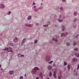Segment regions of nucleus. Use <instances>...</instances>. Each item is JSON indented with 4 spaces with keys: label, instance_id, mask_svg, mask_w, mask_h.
Returning a JSON list of instances; mask_svg holds the SVG:
<instances>
[{
    "label": "nucleus",
    "instance_id": "2",
    "mask_svg": "<svg viewBox=\"0 0 79 79\" xmlns=\"http://www.w3.org/2000/svg\"><path fill=\"white\" fill-rule=\"evenodd\" d=\"M5 7V6L3 4H1V5H0V8L3 9Z\"/></svg>",
    "mask_w": 79,
    "mask_h": 79
},
{
    "label": "nucleus",
    "instance_id": "14",
    "mask_svg": "<svg viewBox=\"0 0 79 79\" xmlns=\"http://www.w3.org/2000/svg\"><path fill=\"white\" fill-rule=\"evenodd\" d=\"M52 40L54 41L55 42H57V40L54 38L52 39Z\"/></svg>",
    "mask_w": 79,
    "mask_h": 79
},
{
    "label": "nucleus",
    "instance_id": "33",
    "mask_svg": "<svg viewBox=\"0 0 79 79\" xmlns=\"http://www.w3.org/2000/svg\"><path fill=\"white\" fill-rule=\"evenodd\" d=\"M58 21L60 23L62 22V20H59Z\"/></svg>",
    "mask_w": 79,
    "mask_h": 79
},
{
    "label": "nucleus",
    "instance_id": "47",
    "mask_svg": "<svg viewBox=\"0 0 79 79\" xmlns=\"http://www.w3.org/2000/svg\"><path fill=\"white\" fill-rule=\"evenodd\" d=\"M21 56V55H20V54H18V56Z\"/></svg>",
    "mask_w": 79,
    "mask_h": 79
},
{
    "label": "nucleus",
    "instance_id": "8",
    "mask_svg": "<svg viewBox=\"0 0 79 79\" xmlns=\"http://www.w3.org/2000/svg\"><path fill=\"white\" fill-rule=\"evenodd\" d=\"M18 38H15L13 40V41L16 43L18 41Z\"/></svg>",
    "mask_w": 79,
    "mask_h": 79
},
{
    "label": "nucleus",
    "instance_id": "49",
    "mask_svg": "<svg viewBox=\"0 0 79 79\" xmlns=\"http://www.w3.org/2000/svg\"><path fill=\"white\" fill-rule=\"evenodd\" d=\"M34 8H36V6H35L34 7Z\"/></svg>",
    "mask_w": 79,
    "mask_h": 79
},
{
    "label": "nucleus",
    "instance_id": "46",
    "mask_svg": "<svg viewBox=\"0 0 79 79\" xmlns=\"http://www.w3.org/2000/svg\"><path fill=\"white\" fill-rule=\"evenodd\" d=\"M62 1H63V2H64L65 1V0H62Z\"/></svg>",
    "mask_w": 79,
    "mask_h": 79
},
{
    "label": "nucleus",
    "instance_id": "48",
    "mask_svg": "<svg viewBox=\"0 0 79 79\" xmlns=\"http://www.w3.org/2000/svg\"><path fill=\"white\" fill-rule=\"evenodd\" d=\"M44 31H47V29H44Z\"/></svg>",
    "mask_w": 79,
    "mask_h": 79
},
{
    "label": "nucleus",
    "instance_id": "51",
    "mask_svg": "<svg viewBox=\"0 0 79 79\" xmlns=\"http://www.w3.org/2000/svg\"><path fill=\"white\" fill-rule=\"evenodd\" d=\"M75 38H77V36H75Z\"/></svg>",
    "mask_w": 79,
    "mask_h": 79
},
{
    "label": "nucleus",
    "instance_id": "22",
    "mask_svg": "<svg viewBox=\"0 0 79 79\" xmlns=\"http://www.w3.org/2000/svg\"><path fill=\"white\" fill-rule=\"evenodd\" d=\"M11 14V11H8V12H7V15H10V14Z\"/></svg>",
    "mask_w": 79,
    "mask_h": 79
},
{
    "label": "nucleus",
    "instance_id": "10",
    "mask_svg": "<svg viewBox=\"0 0 79 79\" xmlns=\"http://www.w3.org/2000/svg\"><path fill=\"white\" fill-rule=\"evenodd\" d=\"M62 28L63 31H64L65 30V27L64 26H62Z\"/></svg>",
    "mask_w": 79,
    "mask_h": 79
},
{
    "label": "nucleus",
    "instance_id": "40",
    "mask_svg": "<svg viewBox=\"0 0 79 79\" xmlns=\"http://www.w3.org/2000/svg\"><path fill=\"white\" fill-rule=\"evenodd\" d=\"M56 64H53V66L56 67Z\"/></svg>",
    "mask_w": 79,
    "mask_h": 79
},
{
    "label": "nucleus",
    "instance_id": "21",
    "mask_svg": "<svg viewBox=\"0 0 79 79\" xmlns=\"http://www.w3.org/2000/svg\"><path fill=\"white\" fill-rule=\"evenodd\" d=\"M67 68H68V69L70 70V64H69L68 65V66H67Z\"/></svg>",
    "mask_w": 79,
    "mask_h": 79
},
{
    "label": "nucleus",
    "instance_id": "18",
    "mask_svg": "<svg viewBox=\"0 0 79 79\" xmlns=\"http://www.w3.org/2000/svg\"><path fill=\"white\" fill-rule=\"evenodd\" d=\"M74 50L75 51H78V48H75L74 49Z\"/></svg>",
    "mask_w": 79,
    "mask_h": 79
},
{
    "label": "nucleus",
    "instance_id": "28",
    "mask_svg": "<svg viewBox=\"0 0 79 79\" xmlns=\"http://www.w3.org/2000/svg\"><path fill=\"white\" fill-rule=\"evenodd\" d=\"M23 76H20L19 77L20 79H23Z\"/></svg>",
    "mask_w": 79,
    "mask_h": 79
},
{
    "label": "nucleus",
    "instance_id": "39",
    "mask_svg": "<svg viewBox=\"0 0 79 79\" xmlns=\"http://www.w3.org/2000/svg\"><path fill=\"white\" fill-rule=\"evenodd\" d=\"M37 42V41L36 40H35V44H36Z\"/></svg>",
    "mask_w": 79,
    "mask_h": 79
},
{
    "label": "nucleus",
    "instance_id": "4",
    "mask_svg": "<svg viewBox=\"0 0 79 79\" xmlns=\"http://www.w3.org/2000/svg\"><path fill=\"white\" fill-rule=\"evenodd\" d=\"M50 56H47L46 57V60L47 62H48L50 60Z\"/></svg>",
    "mask_w": 79,
    "mask_h": 79
},
{
    "label": "nucleus",
    "instance_id": "32",
    "mask_svg": "<svg viewBox=\"0 0 79 79\" xmlns=\"http://www.w3.org/2000/svg\"><path fill=\"white\" fill-rule=\"evenodd\" d=\"M76 44V42L75 41H74V42L73 43V46H75V44Z\"/></svg>",
    "mask_w": 79,
    "mask_h": 79
},
{
    "label": "nucleus",
    "instance_id": "55",
    "mask_svg": "<svg viewBox=\"0 0 79 79\" xmlns=\"http://www.w3.org/2000/svg\"><path fill=\"white\" fill-rule=\"evenodd\" d=\"M43 4V3L41 4V5H42Z\"/></svg>",
    "mask_w": 79,
    "mask_h": 79
},
{
    "label": "nucleus",
    "instance_id": "44",
    "mask_svg": "<svg viewBox=\"0 0 79 79\" xmlns=\"http://www.w3.org/2000/svg\"><path fill=\"white\" fill-rule=\"evenodd\" d=\"M21 56H22V57H24V55H21Z\"/></svg>",
    "mask_w": 79,
    "mask_h": 79
},
{
    "label": "nucleus",
    "instance_id": "7",
    "mask_svg": "<svg viewBox=\"0 0 79 79\" xmlns=\"http://www.w3.org/2000/svg\"><path fill=\"white\" fill-rule=\"evenodd\" d=\"M40 77H41L42 79H43V74H42V73L41 72H40Z\"/></svg>",
    "mask_w": 79,
    "mask_h": 79
},
{
    "label": "nucleus",
    "instance_id": "27",
    "mask_svg": "<svg viewBox=\"0 0 79 79\" xmlns=\"http://www.w3.org/2000/svg\"><path fill=\"white\" fill-rule=\"evenodd\" d=\"M10 45L11 46H14V44L13 43H10Z\"/></svg>",
    "mask_w": 79,
    "mask_h": 79
},
{
    "label": "nucleus",
    "instance_id": "17",
    "mask_svg": "<svg viewBox=\"0 0 79 79\" xmlns=\"http://www.w3.org/2000/svg\"><path fill=\"white\" fill-rule=\"evenodd\" d=\"M31 19V16H28V20H30V19Z\"/></svg>",
    "mask_w": 79,
    "mask_h": 79
},
{
    "label": "nucleus",
    "instance_id": "36",
    "mask_svg": "<svg viewBox=\"0 0 79 79\" xmlns=\"http://www.w3.org/2000/svg\"><path fill=\"white\" fill-rule=\"evenodd\" d=\"M74 75L75 76H77V73H74Z\"/></svg>",
    "mask_w": 79,
    "mask_h": 79
},
{
    "label": "nucleus",
    "instance_id": "38",
    "mask_svg": "<svg viewBox=\"0 0 79 79\" xmlns=\"http://www.w3.org/2000/svg\"><path fill=\"white\" fill-rule=\"evenodd\" d=\"M8 52H13V51L10 50V49H9V51H8Z\"/></svg>",
    "mask_w": 79,
    "mask_h": 79
},
{
    "label": "nucleus",
    "instance_id": "31",
    "mask_svg": "<svg viewBox=\"0 0 79 79\" xmlns=\"http://www.w3.org/2000/svg\"><path fill=\"white\" fill-rule=\"evenodd\" d=\"M67 64V63H65V62H64V66H66Z\"/></svg>",
    "mask_w": 79,
    "mask_h": 79
},
{
    "label": "nucleus",
    "instance_id": "16",
    "mask_svg": "<svg viewBox=\"0 0 79 79\" xmlns=\"http://www.w3.org/2000/svg\"><path fill=\"white\" fill-rule=\"evenodd\" d=\"M9 73H10V74H12L13 73V71H9Z\"/></svg>",
    "mask_w": 79,
    "mask_h": 79
},
{
    "label": "nucleus",
    "instance_id": "58",
    "mask_svg": "<svg viewBox=\"0 0 79 79\" xmlns=\"http://www.w3.org/2000/svg\"><path fill=\"white\" fill-rule=\"evenodd\" d=\"M57 25H55L56 27Z\"/></svg>",
    "mask_w": 79,
    "mask_h": 79
},
{
    "label": "nucleus",
    "instance_id": "24",
    "mask_svg": "<svg viewBox=\"0 0 79 79\" xmlns=\"http://www.w3.org/2000/svg\"><path fill=\"white\" fill-rule=\"evenodd\" d=\"M8 48H6L5 49H4V51H8Z\"/></svg>",
    "mask_w": 79,
    "mask_h": 79
},
{
    "label": "nucleus",
    "instance_id": "41",
    "mask_svg": "<svg viewBox=\"0 0 79 79\" xmlns=\"http://www.w3.org/2000/svg\"><path fill=\"white\" fill-rule=\"evenodd\" d=\"M60 9L62 10H63V8L62 7H60Z\"/></svg>",
    "mask_w": 79,
    "mask_h": 79
},
{
    "label": "nucleus",
    "instance_id": "13",
    "mask_svg": "<svg viewBox=\"0 0 79 79\" xmlns=\"http://www.w3.org/2000/svg\"><path fill=\"white\" fill-rule=\"evenodd\" d=\"M52 69V66H49V67H48V69Z\"/></svg>",
    "mask_w": 79,
    "mask_h": 79
},
{
    "label": "nucleus",
    "instance_id": "35",
    "mask_svg": "<svg viewBox=\"0 0 79 79\" xmlns=\"http://www.w3.org/2000/svg\"><path fill=\"white\" fill-rule=\"evenodd\" d=\"M62 76H61L60 77L59 76L58 77V79H61V77Z\"/></svg>",
    "mask_w": 79,
    "mask_h": 79
},
{
    "label": "nucleus",
    "instance_id": "5",
    "mask_svg": "<svg viewBox=\"0 0 79 79\" xmlns=\"http://www.w3.org/2000/svg\"><path fill=\"white\" fill-rule=\"evenodd\" d=\"M32 24H29L28 23H26V26H28V27H32Z\"/></svg>",
    "mask_w": 79,
    "mask_h": 79
},
{
    "label": "nucleus",
    "instance_id": "59",
    "mask_svg": "<svg viewBox=\"0 0 79 79\" xmlns=\"http://www.w3.org/2000/svg\"><path fill=\"white\" fill-rule=\"evenodd\" d=\"M74 72H75V70H74Z\"/></svg>",
    "mask_w": 79,
    "mask_h": 79
},
{
    "label": "nucleus",
    "instance_id": "9",
    "mask_svg": "<svg viewBox=\"0 0 79 79\" xmlns=\"http://www.w3.org/2000/svg\"><path fill=\"white\" fill-rule=\"evenodd\" d=\"M73 61L72 62L74 63V62H76L77 61V59L76 58H73Z\"/></svg>",
    "mask_w": 79,
    "mask_h": 79
},
{
    "label": "nucleus",
    "instance_id": "34",
    "mask_svg": "<svg viewBox=\"0 0 79 79\" xmlns=\"http://www.w3.org/2000/svg\"><path fill=\"white\" fill-rule=\"evenodd\" d=\"M77 19H74V20H73V21H74V22H76V21H77Z\"/></svg>",
    "mask_w": 79,
    "mask_h": 79
},
{
    "label": "nucleus",
    "instance_id": "26",
    "mask_svg": "<svg viewBox=\"0 0 79 79\" xmlns=\"http://www.w3.org/2000/svg\"><path fill=\"white\" fill-rule=\"evenodd\" d=\"M79 69V63L77 65V69L78 70Z\"/></svg>",
    "mask_w": 79,
    "mask_h": 79
},
{
    "label": "nucleus",
    "instance_id": "12",
    "mask_svg": "<svg viewBox=\"0 0 79 79\" xmlns=\"http://www.w3.org/2000/svg\"><path fill=\"white\" fill-rule=\"evenodd\" d=\"M49 76H50V77H52V73H51V72H49Z\"/></svg>",
    "mask_w": 79,
    "mask_h": 79
},
{
    "label": "nucleus",
    "instance_id": "6",
    "mask_svg": "<svg viewBox=\"0 0 79 79\" xmlns=\"http://www.w3.org/2000/svg\"><path fill=\"white\" fill-rule=\"evenodd\" d=\"M56 71H55L53 73V76H54V77L55 78H56Z\"/></svg>",
    "mask_w": 79,
    "mask_h": 79
},
{
    "label": "nucleus",
    "instance_id": "43",
    "mask_svg": "<svg viewBox=\"0 0 79 79\" xmlns=\"http://www.w3.org/2000/svg\"><path fill=\"white\" fill-rule=\"evenodd\" d=\"M56 15H55L54 16V17L55 18H56Z\"/></svg>",
    "mask_w": 79,
    "mask_h": 79
},
{
    "label": "nucleus",
    "instance_id": "53",
    "mask_svg": "<svg viewBox=\"0 0 79 79\" xmlns=\"http://www.w3.org/2000/svg\"><path fill=\"white\" fill-rule=\"evenodd\" d=\"M1 67V65H0V68Z\"/></svg>",
    "mask_w": 79,
    "mask_h": 79
},
{
    "label": "nucleus",
    "instance_id": "1",
    "mask_svg": "<svg viewBox=\"0 0 79 79\" xmlns=\"http://www.w3.org/2000/svg\"><path fill=\"white\" fill-rule=\"evenodd\" d=\"M39 69L38 67H35L34 68V69L32 70L31 71V73L33 74H35L36 73V70H39Z\"/></svg>",
    "mask_w": 79,
    "mask_h": 79
},
{
    "label": "nucleus",
    "instance_id": "56",
    "mask_svg": "<svg viewBox=\"0 0 79 79\" xmlns=\"http://www.w3.org/2000/svg\"><path fill=\"white\" fill-rule=\"evenodd\" d=\"M47 79H50L49 78H47Z\"/></svg>",
    "mask_w": 79,
    "mask_h": 79
},
{
    "label": "nucleus",
    "instance_id": "37",
    "mask_svg": "<svg viewBox=\"0 0 79 79\" xmlns=\"http://www.w3.org/2000/svg\"><path fill=\"white\" fill-rule=\"evenodd\" d=\"M69 45H70V43H67V46Z\"/></svg>",
    "mask_w": 79,
    "mask_h": 79
},
{
    "label": "nucleus",
    "instance_id": "29",
    "mask_svg": "<svg viewBox=\"0 0 79 79\" xmlns=\"http://www.w3.org/2000/svg\"><path fill=\"white\" fill-rule=\"evenodd\" d=\"M35 24L37 26H39V23H35Z\"/></svg>",
    "mask_w": 79,
    "mask_h": 79
},
{
    "label": "nucleus",
    "instance_id": "11",
    "mask_svg": "<svg viewBox=\"0 0 79 79\" xmlns=\"http://www.w3.org/2000/svg\"><path fill=\"white\" fill-rule=\"evenodd\" d=\"M25 41H26V39H25L23 40V41H22V45L24 43H25Z\"/></svg>",
    "mask_w": 79,
    "mask_h": 79
},
{
    "label": "nucleus",
    "instance_id": "19",
    "mask_svg": "<svg viewBox=\"0 0 79 79\" xmlns=\"http://www.w3.org/2000/svg\"><path fill=\"white\" fill-rule=\"evenodd\" d=\"M77 15V12H74V16H76Z\"/></svg>",
    "mask_w": 79,
    "mask_h": 79
},
{
    "label": "nucleus",
    "instance_id": "54",
    "mask_svg": "<svg viewBox=\"0 0 79 79\" xmlns=\"http://www.w3.org/2000/svg\"><path fill=\"white\" fill-rule=\"evenodd\" d=\"M59 17H60H60H61V16H60V15Z\"/></svg>",
    "mask_w": 79,
    "mask_h": 79
},
{
    "label": "nucleus",
    "instance_id": "3",
    "mask_svg": "<svg viewBox=\"0 0 79 79\" xmlns=\"http://www.w3.org/2000/svg\"><path fill=\"white\" fill-rule=\"evenodd\" d=\"M68 35V33L66 32V34H64V33H63L61 34V36L62 37H64L65 36H66Z\"/></svg>",
    "mask_w": 79,
    "mask_h": 79
},
{
    "label": "nucleus",
    "instance_id": "50",
    "mask_svg": "<svg viewBox=\"0 0 79 79\" xmlns=\"http://www.w3.org/2000/svg\"><path fill=\"white\" fill-rule=\"evenodd\" d=\"M36 79H39L38 77H37L36 78Z\"/></svg>",
    "mask_w": 79,
    "mask_h": 79
},
{
    "label": "nucleus",
    "instance_id": "15",
    "mask_svg": "<svg viewBox=\"0 0 79 79\" xmlns=\"http://www.w3.org/2000/svg\"><path fill=\"white\" fill-rule=\"evenodd\" d=\"M75 55H76V56H77V57H78V56H79V54L77 53H76L75 54Z\"/></svg>",
    "mask_w": 79,
    "mask_h": 79
},
{
    "label": "nucleus",
    "instance_id": "42",
    "mask_svg": "<svg viewBox=\"0 0 79 79\" xmlns=\"http://www.w3.org/2000/svg\"><path fill=\"white\" fill-rule=\"evenodd\" d=\"M32 5H35V3H34V2H33V4H32Z\"/></svg>",
    "mask_w": 79,
    "mask_h": 79
},
{
    "label": "nucleus",
    "instance_id": "25",
    "mask_svg": "<svg viewBox=\"0 0 79 79\" xmlns=\"http://www.w3.org/2000/svg\"><path fill=\"white\" fill-rule=\"evenodd\" d=\"M38 11V9H35V12H37Z\"/></svg>",
    "mask_w": 79,
    "mask_h": 79
},
{
    "label": "nucleus",
    "instance_id": "57",
    "mask_svg": "<svg viewBox=\"0 0 79 79\" xmlns=\"http://www.w3.org/2000/svg\"><path fill=\"white\" fill-rule=\"evenodd\" d=\"M26 76V74H25V76Z\"/></svg>",
    "mask_w": 79,
    "mask_h": 79
},
{
    "label": "nucleus",
    "instance_id": "45",
    "mask_svg": "<svg viewBox=\"0 0 79 79\" xmlns=\"http://www.w3.org/2000/svg\"><path fill=\"white\" fill-rule=\"evenodd\" d=\"M9 49H10V50H12V48L11 47H9Z\"/></svg>",
    "mask_w": 79,
    "mask_h": 79
},
{
    "label": "nucleus",
    "instance_id": "20",
    "mask_svg": "<svg viewBox=\"0 0 79 79\" xmlns=\"http://www.w3.org/2000/svg\"><path fill=\"white\" fill-rule=\"evenodd\" d=\"M48 25H45L43 26V27H48Z\"/></svg>",
    "mask_w": 79,
    "mask_h": 79
},
{
    "label": "nucleus",
    "instance_id": "52",
    "mask_svg": "<svg viewBox=\"0 0 79 79\" xmlns=\"http://www.w3.org/2000/svg\"><path fill=\"white\" fill-rule=\"evenodd\" d=\"M48 23L49 24H50V22H48Z\"/></svg>",
    "mask_w": 79,
    "mask_h": 79
},
{
    "label": "nucleus",
    "instance_id": "23",
    "mask_svg": "<svg viewBox=\"0 0 79 79\" xmlns=\"http://www.w3.org/2000/svg\"><path fill=\"white\" fill-rule=\"evenodd\" d=\"M43 6H41L40 7V8H39V9L42 10L43 9Z\"/></svg>",
    "mask_w": 79,
    "mask_h": 79
},
{
    "label": "nucleus",
    "instance_id": "60",
    "mask_svg": "<svg viewBox=\"0 0 79 79\" xmlns=\"http://www.w3.org/2000/svg\"><path fill=\"white\" fill-rule=\"evenodd\" d=\"M78 35H77V36H78Z\"/></svg>",
    "mask_w": 79,
    "mask_h": 79
},
{
    "label": "nucleus",
    "instance_id": "30",
    "mask_svg": "<svg viewBox=\"0 0 79 79\" xmlns=\"http://www.w3.org/2000/svg\"><path fill=\"white\" fill-rule=\"evenodd\" d=\"M53 62V61H50V62H49L48 63L49 64H51Z\"/></svg>",
    "mask_w": 79,
    "mask_h": 79
}]
</instances>
